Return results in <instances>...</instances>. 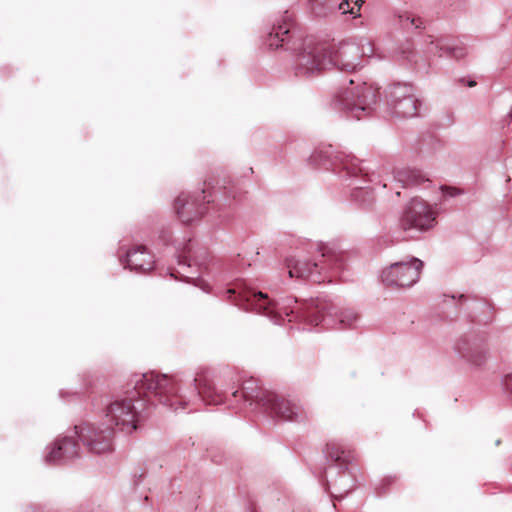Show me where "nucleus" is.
Here are the masks:
<instances>
[{
    "label": "nucleus",
    "instance_id": "obj_1",
    "mask_svg": "<svg viewBox=\"0 0 512 512\" xmlns=\"http://www.w3.org/2000/svg\"><path fill=\"white\" fill-rule=\"evenodd\" d=\"M137 391L125 398L115 399L106 408V418L110 426L118 427L121 431L131 432L137 428L139 407L143 406L141 399L136 395L143 393L147 397L154 396L159 402L173 406L174 400L180 399L177 395V381L168 375L147 373L142 376L136 385Z\"/></svg>",
    "mask_w": 512,
    "mask_h": 512
},
{
    "label": "nucleus",
    "instance_id": "obj_2",
    "mask_svg": "<svg viewBox=\"0 0 512 512\" xmlns=\"http://www.w3.org/2000/svg\"><path fill=\"white\" fill-rule=\"evenodd\" d=\"M362 51L354 42H342L337 47L325 43L307 46L297 59V74L308 75L326 69L329 65L351 72L360 64Z\"/></svg>",
    "mask_w": 512,
    "mask_h": 512
},
{
    "label": "nucleus",
    "instance_id": "obj_3",
    "mask_svg": "<svg viewBox=\"0 0 512 512\" xmlns=\"http://www.w3.org/2000/svg\"><path fill=\"white\" fill-rule=\"evenodd\" d=\"M377 89L363 82L355 88H345L336 92L335 101L343 109L349 110L358 120L370 113V105L375 102Z\"/></svg>",
    "mask_w": 512,
    "mask_h": 512
},
{
    "label": "nucleus",
    "instance_id": "obj_4",
    "mask_svg": "<svg viewBox=\"0 0 512 512\" xmlns=\"http://www.w3.org/2000/svg\"><path fill=\"white\" fill-rule=\"evenodd\" d=\"M321 257L322 261L319 263H309L306 260H299L290 258L286 261V266L288 268V273L291 278H301L308 279L314 283H321L324 281V278L321 276V273L318 271V267L321 266L323 268L324 264H327L331 268L340 266L341 255L334 251L332 248L327 246L321 247Z\"/></svg>",
    "mask_w": 512,
    "mask_h": 512
},
{
    "label": "nucleus",
    "instance_id": "obj_5",
    "mask_svg": "<svg viewBox=\"0 0 512 512\" xmlns=\"http://www.w3.org/2000/svg\"><path fill=\"white\" fill-rule=\"evenodd\" d=\"M423 262L412 258L410 262L394 263L382 273V280L388 286L410 287L419 278Z\"/></svg>",
    "mask_w": 512,
    "mask_h": 512
},
{
    "label": "nucleus",
    "instance_id": "obj_6",
    "mask_svg": "<svg viewBox=\"0 0 512 512\" xmlns=\"http://www.w3.org/2000/svg\"><path fill=\"white\" fill-rule=\"evenodd\" d=\"M75 434L92 453L101 454L112 450V427L103 429L83 423L75 426Z\"/></svg>",
    "mask_w": 512,
    "mask_h": 512
},
{
    "label": "nucleus",
    "instance_id": "obj_7",
    "mask_svg": "<svg viewBox=\"0 0 512 512\" xmlns=\"http://www.w3.org/2000/svg\"><path fill=\"white\" fill-rule=\"evenodd\" d=\"M434 221L435 216L431 207L422 199L414 198L405 208L400 226L403 230H427L432 227Z\"/></svg>",
    "mask_w": 512,
    "mask_h": 512
},
{
    "label": "nucleus",
    "instance_id": "obj_8",
    "mask_svg": "<svg viewBox=\"0 0 512 512\" xmlns=\"http://www.w3.org/2000/svg\"><path fill=\"white\" fill-rule=\"evenodd\" d=\"M204 191L196 196L180 195L175 202V209L179 219L186 224L199 220L207 211Z\"/></svg>",
    "mask_w": 512,
    "mask_h": 512
},
{
    "label": "nucleus",
    "instance_id": "obj_9",
    "mask_svg": "<svg viewBox=\"0 0 512 512\" xmlns=\"http://www.w3.org/2000/svg\"><path fill=\"white\" fill-rule=\"evenodd\" d=\"M240 391L236 390L232 393L234 397H238ZM241 396L250 404L256 403L258 406L268 409V405L275 400V393L264 389L260 382L254 378L244 381L241 390Z\"/></svg>",
    "mask_w": 512,
    "mask_h": 512
},
{
    "label": "nucleus",
    "instance_id": "obj_10",
    "mask_svg": "<svg viewBox=\"0 0 512 512\" xmlns=\"http://www.w3.org/2000/svg\"><path fill=\"white\" fill-rule=\"evenodd\" d=\"M267 411L286 421H304L308 418L306 410L290 400L275 394V400H272Z\"/></svg>",
    "mask_w": 512,
    "mask_h": 512
},
{
    "label": "nucleus",
    "instance_id": "obj_11",
    "mask_svg": "<svg viewBox=\"0 0 512 512\" xmlns=\"http://www.w3.org/2000/svg\"><path fill=\"white\" fill-rule=\"evenodd\" d=\"M78 455V444L73 437H64L56 441L46 455L49 464H60Z\"/></svg>",
    "mask_w": 512,
    "mask_h": 512
},
{
    "label": "nucleus",
    "instance_id": "obj_12",
    "mask_svg": "<svg viewBox=\"0 0 512 512\" xmlns=\"http://www.w3.org/2000/svg\"><path fill=\"white\" fill-rule=\"evenodd\" d=\"M126 264L131 270L147 272L154 267V257L143 245H136L126 253Z\"/></svg>",
    "mask_w": 512,
    "mask_h": 512
},
{
    "label": "nucleus",
    "instance_id": "obj_13",
    "mask_svg": "<svg viewBox=\"0 0 512 512\" xmlns=\"http://www.w3.org/2000/svg\"><path fill=\"white\" fill-rule=\"evenodd\" d=\"M456 350L467 361L476 366H481L486 361V351L476 343L468 339H461L456 344Z\"/></svg>",
    "mask_w": 512,
    "mask_h": 512
},
{
    "label": "nucleus",
    "instance_id": "obj_14",
    "mask_svg": "<svg viewBox=\"0 0 512 512\" xmlns=\"http://www.w3.org/2000/svg\"><path fill=\"white\" fill-rule=\"evenodd\" d=\"M325 308L326 306L323 303L315 304L314 302H311L303 307H297L296 311L294 309L287 311L285 308V313L287 316L296 313L297 317L311 325L317 326L323 320V311Z\"/></svg>",
    "mask_w": 512,
    "mask_h": 512
},
{
    "label": "nucleus",
    "instance_id": "obj_15",
    "mask_svg": "<svg viewBox=\"0 0 512 512\" xmlns=\"http://www.w3.org/2000/svg\"><path fill=\"white\" fill-rule=\"evenodd\" d=\"M195 383L199 396L207 404L217 405L223 402V394L216 391L212 381L205 375L197 374L195 377Z\"/></svg>",
    "mask_w": 512,
    "mask_h": 512
},
{
    "label": "nucleus",
    "instance_id": "obj_16",
    "mask_svg": "<svg viewBox=\"0 0 512 512\" xmlns=\"http://www.w3.org/2000/svg\"><path fill=\"white\" fill-rule=\"evenodd\" d=\"M419 107V100L416 98L415 94H412L409 97L390 106V109L395 115L399 117L409 118L418 115Z\"/></svg>",
    "mask_w": 512,
    "mask_h": 512
},
{
    "label": "nucleus",
    "instance_id": "obj_17",
    "mask_svg": "<svg viewBox=\"0 0 512 512\" xmlns=\"http://www.w3.org/2000/svg\"><path fill=\"white\" fill-rule=\"evenodd\" d=\"M292 23L285 17L282 24L273 27L272 32L269 33L267 38V44L271 48H278L285 43L291 32Z\"/></svg>",
    "mask_w": 512,
    "mask_h": 512
},
{
    "label": "nucleus",
    "instance_id": "obj_18",
    "mask_svg": "<svg viewBox=\"0 0 512 512\" xmlns=\"http://www.w3.org/2000/svg\"><path fill=\"white\" fill-rule=\"evenodd\" d=\"M414 94L412 85L407 83H395L388 87L386 91V99L388 106H392L397 102Z\"/></svg>",
    "mask_w": 512,
    "mask_h": 512
},
{
    "label": "nucleus",
    "instance_id": "obj_19",
    "mask_svg": "<svg viewBox=\"0 0 512 512\" xmlns=\"http://www.w3.org/2000/svg\"><path fill=\"white\" fill-rule=\"evenodd\" d=\"M240 296L246 301H252L256 305L259 312L267 316H270L272 313H274L275 304L269 300L266 294H263L262 292H245Z\"/></svg>",
    "mask_w": 512,
    "mask_h": 512
},
{
    "label": "nucleus",
    "instance_id": "obj_20",
    "mask_svg": "<svg viewBox=\"0 0 512 512\" xmlns=\"http://www.w3.org/2000/svg\"><path fill=\"white\" fill-rule=\"evenodd\" d=\"M395 178L403 183L404 187L419 185L424 181L419 171L403 169L396 172Z\"/></svg>",
    "mask_w": 512,
    "mask_h": 512
},
{
    "label": "nucleus",
    "instance_id": "obj_21",
    "mask_svg": "<svg viewBox=\"0 0 512 512\" xmlns=\"http://www.w3.org/2000/svg\"><path fill=\"white\" fill-rule=\"evenodd\" d=\"M327 456L340 467L345 466L351 458L350 452H345L335 443L327 444Z\"/></svg>",
    "mask_w": 512,
    "mask_h": 512
},
{
    "label": "nucleus",
    "instance_id": "obj_22",
    "mask_svg": "<svg viewBox=\"0 0 512 512\" xmlns=\"http://www.w3.org/2000/svg\"><path fill=\"white\" fill-rule=\"evenodd\" d=\"M353 199L363 208L371 209L375 202L374 193L371 189L358 188L353 192Z\"/></svg>",
    "mask_w": 512,
    "mask_h": 512
},
{
    "label": "nucleus",
    "instance_id": "obj_23",
    "mask_svg": "<svg viewBox=\"0 0 512 512\" xmlns=\"http://www.w3.org/2000/svg\"><path fill=\"white\" fill-rule=\"evenodd\" d=\"M363 2V0H342L338 5V9L344 14L356 15L360 11Z\"/></svg>",
    "mask_w": 512,
    "mask_h": 512
},
{
    "label": "nucleus",
    "instance_id": "obj_24",
    "mask_svg": "<svg viewBox=\"0 0 512 512\" xmlns=\"http://www.w3.org/2000/svg\"><path fill=\"white\" fill-rule=\"evenodd\" d=\"M358 319V314L353 310H345L340 314V324L343 327H352L353 323Z\"/></svg>",
    "mask_w": 512,
    "mask_h": 512
},
{
    "label": "nucleus",
    "instance_id": "obj_25",
    "mask_svg": "<svg viewBox=\"0 0 512 512\" xmlns=\"http://www.w3.org/2000/svg\"><path fill=\"white\" fill-rule=\"evenodd\" d=\"M344 163V168L351 174H357L358 172H362V168L358 167V164L354 163L356 160L354 157H348Z\"/></svg>",
    "mask_w": 512,
    "mask_h": 512
},
{
    "label": "nucleus",
    "instance_id": "obj_26",
    "mask_svg": "<svg viewBox=\"0 0 512 512\" xmlns=\"http://www.w3.org/2000/svg\"><path fill=\"white\" fill-rule=\"evenodd\" d=\"M401 18H402V22H403L404 26L408 25V24H406V22L411 24V25H413V26H415L416 28H419L420 25L422 24L420 18H418V17L406 16L405 18H403V17H401Z\"/></svg>",
    "mask_w": 512,
    "mask_h": 512
},
{
    "label": "nucleus",
    "instance_id": "obj_27",
    "mask_svg": "<svg viewBox=\"0 0 512 512\" xmlns=\"http://www.w3.org/2000/svg\"><path fill=\"white\" fill-rule=\"evenodd\" d=\"M442 190H443L444 194L449 195V196H456L461 193V191L455 187H442Z\"/></svg>",
    "mask_w": 512,
    "mask_h": 512
},
{
    "label": "nucleus",
    "instance_id": "obj_28",
    "mask_svg": "<svg viewBox=\"0 0 512 512\" xmlns=\"http://www.w3.org/2000/svg\"><path fill=\"white\" fill-rule=\"evenodd\" d=\"M504 385L506 389L512 393V373L506 376Z\"/></svg>",
    "mask_w": 512,
    "mask_h": 512
},
{
    "label": "nucleus",
    "instance_id": "obj_29",
    "mask_svg": "<svg viewBox=\"0 0 512 512\" xmlns=\"http://www.w3.org/2000/svg\"><path fill=\"white\" fill-rule=\"evenodd\" d=\"M453 56H455L456 58H460V57L464 56L463 49H461V48L460 49H455L453 51Z\"/></svg>",
    "mask_w": 512,
    "mask_h": 512
},
{
    "label": "nucleus",
    "instance_id": "obj_30",
    "mask_svg": "<svg viewBox=\"0 0 512 512\" xmlns=\"http://www.w3.org/2000/svg\"><path fill=\"white\" fill-rule=\"evenodd\" d=\"M227 293H228V294H230V295H232V294H235V293H236V291H235L234 289H229V290L227 291Z\"/></svg>",
    "mask_w": 512,
    "mask_h": 512
},
{
    "label": "nucleus",
    "instance_id": "obj_31",
    "mask_svg": "<svg viewBox=\"0 0 512 512\" xmlns=\"http://www.w3.org/2000/svg\"><path fill=\"white\" fill-rule=\"evenodd\" d=\"M474 85H476V82H474V81H470V82H469V86H470V87H472V86H474Z\"/></svg>",
    "mask_w": 512,
    "mask_h": 512
},
{
    "label": "nucleus",
    "instance_id": "obj_32",
    "mask_svg": "<svg viewBox=\"0 0 512 512\" xmlns=\"http://www.w3.org/2000/svg\"><path fill=\"white\" fill-rule=\"evenodd\" d=\"M349 83H350L351 85H353V84H354V80H352V79H351Z\"/></svg>",
    "mask_w": 512,
    "mask_h": 512
}]
</instances>
